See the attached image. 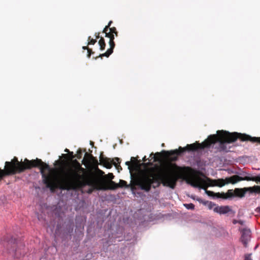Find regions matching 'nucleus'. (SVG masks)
Listing matches in <instances>:
<instances>
[{"label":"nucleus","mask_w":260,"mask_h":260,"mask_svg":"<svg viewBox=\"0 0 260 260\" xmlns=\"http://www.w3.org/2000/svg\"><path fill=\"white\" fill-rule=\"evenodd\" d=\"M238 223H239V224H241V225H243L244 224V221L243 220H238Z\"/></svg>","instance_id":"2f4dec72"},{"label":"nucleus","mask_w":260,"mask_h":260,"mask_svg":"<svg viewBox=\"0 0 260 260\" xmlns=\"http://www.w3.org/2000/svg\"><path fill=\"white\" fill-rule=\"evenodd\" d=\"M238 139L243 142L250 141L252 143L257 142L260 144V137H252L246 134L238 132L230 133L221 130L218 131L217 134L210 135L201 143L195 142L194 151L199 149L209 148L213 144V147L215 149V153H226L230 151L231 148L228 144L236 142Z\"/></svg>","instance_id":"20e7f679"},{"label":"nucleus","mask_w":260,"mask_h":260,"mask_svg":"<svg viewBox=\"0 0 260 260\" xmlns=\"http://www.w3.org/2000/svg\"><path fill=\"white\" fill-rule=\"evenodd\" d=\"M184 206L187 209H190V210H193L194 209V205L192 204H184Z\"/></svg>","instance_id":"a211bd4d"},{"label":"nucleus","mask_w":260,"mask_h":260,"mask_svg":"<svg viewBox=\"0 0 260 260\" xmlns=\"http://www.w3.org/2000/svg\"><path fill=\"white\" fill-rule=\"evenodd\" d=\"M64 151L66 152H69V150L68 149H66Z\"/></svg>","instance_id":"4c0bfd02"},{"label":"nucleus","mask_w":260,"mask_h":260,"mask_svg":"<svg viewBox=\"0 0 260 260\" xmlns=\"http://www.w3.org/2000/svg\"><path fill=\"white\" fill-rule=\"evenodd\" d=\"M127 182L123 180H120L119 183H116L112 180L106 181L103 178L96 179L92 187L98 190H115L119 187H127Z\"/></svg>","instance_id":"39448f33"},{"label":"nucleus","mask_w":260,"mask_h":260,"mask_svg":"<svg viewBox=\"0 0 260 260\" xmlns=\"http://www.w3.org/2000/svg\"><path fill=\"white\" fill-rule=\"evenodd\" d=\"M238 220H234L233 221V223L236 224V223H238Z\"/></svg>","instance_id":"e433bc0d"},{"label":"nucleus","mask_w":260,"mask_h":260,"mask_svg":"<svg viewBox=\"0 0 260 260\" xmlns=\"http://www.w3.org/2000/svg\"><path fill=\"white\" fill-rule=\"evenodd\" d=\"M82 49L83 50H87L88 51V49H89V48L87 46H83L82 47Z\"/></svg>","instance_id":"473e14b6"},{"label":"nucleus","mask_w":260,"mask_h":260,"mask_svg":"<svg viewBox=\"0 0 260 260\" xmlns=\"http://www.w3.org/2000/svg\"><path fill=\"white\" fill-rule=\"evenodd\" d=\"M143 161H145L146 160V156H144V157L143 159Z\"/></svg>","instance_id":"58836bf2"},{"label":"nucleus","mask_w":260,"mask_h":260,"mask_svg":"<svg viewBox=\"0 0 260 260\" xmlns=\"http://www.w3.org/2000/svg\"><path fill=\"white\" fill-rule=\"evenodd\" d=\"M204 176L203 173L195 170L189 167H181L175 164L167 162L160 166L150 168L148 171L143 174L138 179V185L140 188L147 192L152 187H158L161 184L164 186L174 189L179 179L186 181L187 183L194 187L206 189L208 186L221 187L225 184H235L238 182L246 180L260 182V176L240 177L235 175L225 179H211L206 178V180L199 176Z\"/></svg>","instance_id":"f257e3e1"},{"label":"nucleus","mask_w":260,"mask_h":260,"mask_svg":"<svg viewBox=\"0 0 260 260\" xmlns=\"http://www.w3.org/2000/svg\"><path fill=\"white\" fill-rule=\"evenodd\" d=\"M114 159L115 160L117 161V162H116L117 164H118V165L120 164V159L119 158H118V157H115Z\"/></svg>","instance_id":"c85d7f7f"},{"label":"nucleus","mask_w":260,"mask_h":260,"mask_svg":"<svg viewBox=\"0 0 260 260\" xmlns=\"http://www.w3.org/2000/svg\"><path fill=\"white\" fill-rule=\"evenodd\" d=\"M245 192L248 191L250 193H260V186L254 185L252 187H244Z\"/></svg>","instance_id":"9d476101"},{"label":"nucleus","mask_w":260,"mask_h":260,"mask_svg":"<svg viewBox=\"0 0 260 260\" xmlns=\"http://www.w3.org/2000/svg\"><path fill=\"white\" fill-rule=\"evenodd\" d=\"M213 211L220 214H225L232 212V210L229 206H216L214 208Z\"/></svg>","instance_id":"6e6552de"},{"label":"nucleus","mask_w":260,"mask_h":260,"mask_svg":"<svg viewBox=\"0 0 260 260\" xmlns=\"http://www.w3.org/2000/svg\"><path fill=\"white\" fill-rule=\"evenodd\" d=\"M105 177H107L109 179V181H111L114 178V176L112 173H109L108 175L105 176Z\"/></svg>","instance_id":"aec40b11"},{"label":"nucleus","mask_w":260,"mask_h":260,"mask_svg":"<svg viewBox=\"0 0 260 260\" xmlns=\"http://www.w3.org/2000/svg\"><path fill=\"white\" fill-rule=\"evenodd\" d=\"M112 23V21H110L108 23V24L107 25L108 27H110L111 24Z\"/></svg>","instance_id":"72a5a7b5"},{"label":"nucleus","mask_w":260,"mask_h":260,"mask_svg":"<svg viewBox=\"0 0 260 260\" xmlns=\"http://www.w3.org/2000/svg\"><path fill=\"white\" fill-rule=\"evenodd\" d=\"M13 247L12 249H9V252L10 253L11 252H13L14 253V256H16V257L18 258L19 257H20L22 255L21 253H20V254H18V252L17 251V250L14 249L15 247V244L14 243H13ZM24 254L23 253L22 255H23Z\"/></svg>","instance_id":"2eb2a0df"},{"label":"nucleus","mask_w":260,"mask_h":260,"mask_svg":"<svg viewBox=\"0 0 260 260\" xmlns=\"http://www.w3.org/2000/svg\"><path fill=\"white\" fill-rule=\"evenodd\" d=\"M36 167L40 168L43 183L51 191H54L57 187L55 179L51 174H46L45 171L51 172L55 171V169H52L48 165L39 158L30 160L25 158L23 161L22 160L19 161L15 156L11 161H6L4 169H0V181L6 176L19 174L26 170Z\"/></svg>","instance_id":"f03ea898"},{"label":"nucleus","mask_w":260,"mask_h":260,"mask_svg":"<svg viewBox=\"0 0 260 260\" xmlns=\"http://www.w3.org/2000/svg\"><path fill=\"white\" fill-rule=\"evenodd\" d=\"M235 197V189H229L226 193H224L223 199H228Z\"/></svg>","instance_id":"ddd939ff"},{"label":"nucleus","mask_w":260,"mask_h":260,"mask_svg":"<svg viewBox=\"0 0 260 260\" xmlns=\"http://www.w3.org/2000/svg\"><path fill=\"white\" fill-rule=\"evenodd\" d=\"M113 164L115 166V167L116 168V169H117V170H119V169H120L121 170H122V168H121V166L119 165H119H118V164H117L116 163V162H114V161L113 162Z\"/></svg>","instance_id":"5701e85b"},{"label":"nucleus","mask_w":260,"mask_h":260,"mask_svg":"<svg viewBox=\"0 0 260 260\" xmlns=\"http://www.w3.org/2000/svg\"><path fill=\"white\" fill-rule=\"evenodd\" d=\"M100 161L101 164H103V166L107 168V169H110L112 167L113 162L110 159V158H108L107 157H104L103 156V153H101L100 157Z\"/></svg>","instance_id":"1a4fd4ad"},{"label":"nucleus","mask_w":260,"mask_h":260,"mask_svg":"<svg viewBox=\"0 0 260 260\" xmlns=\"http://www.w3.org/2000/svg\"><path fill=\"white\" fill-rule=\"evenodd\" d=\"M54 169L55 171L49 172V174H51L55 179V182L57 185L56 189L58 187L63 190H75L82 188L86 185L92 187L96 179L92 177L93 174L91 172L89 173L90 175H86V170L82 168L76 159L74 160L73 165L63 172L58 181V184L56 182L55 177L51 174L52 173L56 171V170Z\"/></svg>","instance_id":"7ed1b4c3"},{"label":"nucleus","mask_w":260,"mask_h":260,"mask_svg":"<svg viewBox=\"0 0 260 260\" xmlns=\"http://www.w3.org/2000/svg\"><path fill=\"white\" fill-rule=\"evenodd\" d=\"M133 164V163L132 162V161H126L125 162V165L128 166V169L131 170V165Z\"/></svg>","instance_id":"b1692460"},{"label":"nucleus","mask_w":260,"mask_h":260,"mask_svg":"<svg viewBox=\"0 0 260 260\" xmlns=\"http://www.w3.org/2000/svg\"><path fill=\"white\" fill-rule=\"evenodd\" d=\"M109 38L110 39L109 42L110 48L108 49L105 53L100 54L98 57H99L102 58L104 56L108 57L113 53V49L115 47V43L114 42V35L112 34ZM98 57H95V59H96Z\"/></svg>","instance_id":"423d86ee"},{"label":"nucleus","mask_w":260,"mask_h":260,"mask_svg":"<svg viewBox=\"0 0 260 260\" xmlns=\"http://www.w3.org/2000/svg\"><path fill=\"white\" fill-rule=\"evenodd\" d=\"M244 260H252L250 254L246 255Z\"/></svg>","instance_id":"393cba45"},{"label":"nucleus","mask_w":260,"mask_h":260,"mask_svg":"<svg viewBox=\"0 0 260 260\" xmlns=\"http://www.w3.org/2000/svg\"><path fill=\"white\" fill-rule=\"evenodd\" d=\"M93 191V189L92 188H91V189H89L88 191V193H92V192Z\"/></svg>","instance_id":"f704fd0d"},{"label":"nucleus","mask_w":260,"mask_h":260,"mask_svg":"<svg viewBox=\"0 0 260 260\" xmlns=\"http://www.w3.org/2000/svg\"><path fill=\"white\" fill-rule=\"evenodd\" d=\"M241 241L245 247H247V244L251 238V231L249 229L244 228L241 231Z\"/></svg>","instance_id":"0eeeda50"},{"label":"nucleus","mask_w":260,"mask_h":260,"mask_svg":"<svg viewBox=\"0 0 260 260\" xmlns=\"http://www.w3.org/2000/svg\"><path fill=\"white\" fill-rule=\"evenodd\" d=\"M245 192L244 189V188H236L235 189V197H239V198H243L245 196Z\"/></svg>","instance_id":"f8f14e48"},{"label":"nucleus","mask_w":260,"mask_h":260,"mask_svg":"<svg viewBox=\"0 0 260 260\" xmlns=\"http://www.w3.org/2000/svg\"><path fill=\"white\" fill-rule=\"evenodd\" d=\"M110 27H108V26H106L103 29V32L105 33V32H108V29L110 30Z\"/></svg>","instance_id":"a878e982"},{"label":"nucleus","mask_w":260,"mask_h":260,"mask_svg":"<svg viewBox=\"0 0 260 260\" xmlns=\"http://www.w3.org/2000/svg\"><path fill=\"white\" fill-rule=\"evenodd\" d=\"M88 54H87V57L89 58L91 54H94V52L91 49L89 48L87 51Z\"/></svg>","instance_id":"4be33fe9"},{"label":"nucleus","mask_w":260,"mask_h":260,"mask_svg":"<svg viewBox=\"0 0 260 260\" xmlns=\"http://www.w3.org/2000/svg\"><path fill=\"white\" fill-rule=\"evenodd\" d=\"M85 158H86L88 160L89 159H90L92 160H93L94 161V162H95L96 164H98V160L94 157H93L92 156V155H91V154H88L87 153H86L85 154L84 158L82 160L83 162L84 161V159Z\"/></svg>","instance_id":"4468645a"},{"label":"nucleus","mask_w":260,"mask_h":260,"mask_svg":"<svg viewBox=\"0 0 260 260\" xmlns=\"http://www.w3.org/2000/svg\"><path fill=\"white\" fill-rule=\"evenodd\" d=\"M205 190L206 193L208 196L215 197L216 198H221V199H223V197L224 196V192H221V193L216 192V193H215L212 191L208 190L206 189Z\"/></svg>","instance_id":"9b49d317"},{"label":"nucleus","mask_w":260,"mask_h":260,"mask_svg":"<svg viewBox=\"0 0 260 260\" xmlns=\"http://www.w3.org/2000/svg\"><path fill=\"white\" fill-rule=\"evenodd\" d=\"M105 37H107V38H109L110 36H111V35L112 34V33H111L110 31L105 32Z\"/></svg>","instance_id":"c756f323"},{"label":"nucleus","mask_w":260,"mask_h":260,"mask_svg":"<svg viewBox=\"0 0 260 260\" xmlns=\"http://www.w3.org/2000/svg\"><path fill=\"white\" fill-rule=\"evenodd\" d=\"M82 153L81 150L80 149H79L77 151V154L76 155L78 159H80L81 158V157H82Z\"/></svg>","instance_id":"412c9836"},{"label":"nucleus","mask_w":260,"mask_h":260,"mask_svg":"<svg viewBox=\"0 0 260 260\" xmlns=\"http://www.w3.org/2000/svg\"><path fill=\"white\" fill-rule=\"evenodd\" d=\"M97 171H98V172L99 173V174H100V175H103L104 174V172L103 171H102V170H100V169H99V168H97Z\"/></svg>","instance_id":"7c9ffc66"},{"label":"nucleus","mask_w":260,"mask_h":260,"mask_svg":"<svg viewBox=\"0 0 260 260\" xmlns=\"http://www.w3.org/2000/svg\"><path fill=\"white\" fill-rule=\"evenodd\" d=\"M131 160L132 161V163L135 166L136 165V159L134 157H131Z\"/></svg>","instance_id":"bb28decb"},{"label":"nucleus","mask_w":260,"mask_h":260,"mask_svg":"<svg viewBox=\"0 0 260 260\" xmlns=\"http://www.w3.org/2000/svg\"><path fill=\"white\" fill-rule=\"evenodd\" d=\"M99 44L100 46V49L101 50H105V47H106V43L105 42V40H104V38H103V37L100 38V39L99 41Z\"/></svg>","instance_id":"dca6fc26"},{"label":"nucleus","mask_w":260,"mask_h":260,"mask_svg":"<svg viewBox=\"0 0 260 260\" xmlns=\"http://www.w3.org/2000/svg\"><path fill=\"white\" fill-rule=\"evenodd\" d=\"M94 36L95 37L96 40L101 38L100 32H95Z\"/></svg>","instance_id":"cd10ccee"},{"label":"nucleus","mask_w":260,"mask_h":260,"mask_svg":"<svg viewBox=\"0 0 260 260\" xmlns=\"http://www.w3.org/2000/svg\"><path fill=\"white\" fill-rule=\"evenodd\" d=\"M110 31L113 35H115L116 37L118 36V32L116 30V27H112L110 28Z\"/></svg>","instance_id":"6ab92c4d"},{"label":"nucleus","mask_w":260,"mask_h":260,"mask_svg":"<svg viewBox=\"0 0 260 260\" xmlns=\"http://www.w3.org/2000/svg\"><path fill=\"white\" fill-rule=\"evenodd\" d=\"M11 243H12V242H11ZM11 244V243H8V244H9V245H10V244Z\"/></svg>","instance_id":"ea45409f"},{"label":"nucleus","mask_w":260,"mask_h":260,"mask_svg":"<svg viewBox=\"0 0 260 260\" xmlns=\"http://www.w3.org/2000/svg\"><path fill=\"white\" fill-rule=\"evenodd\" d=\"M145 166H148V165H152V163H146V164H143Z\"/></svg>","instance_id":"c9c22d12"},{"label":"nucleus","mask_w":260,"mask_h":260,"mask_svg":"<svg viewBox=\"0 0 260 260\" xmlns=\"http://www.w3.org/2000/svg\"><path fill=\"white\" fill-rule=\"evenodd\" d=\"M88 42L87 43L88 45H94L96 42V40L91 38L90 36H89L88 38Z\"/></svg>","instance_id":"f3484780"}]
</instances>
